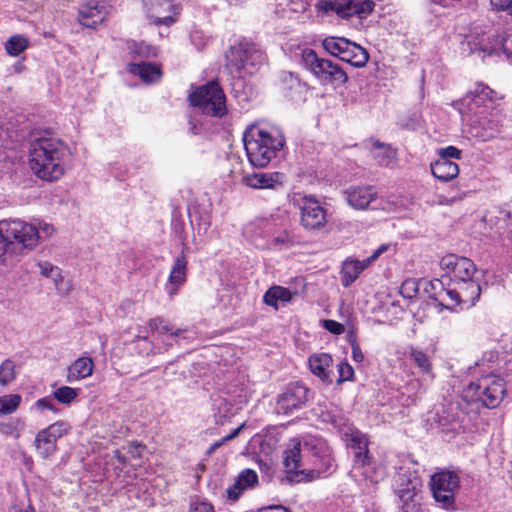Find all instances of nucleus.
I'll use <instances>...</instances> for the list:
<instances>
[{"instance_id":"1","label":"nucleus","mask_w":512,"mask_h":512,"mask_svg":"<svg viewBox=\"0 0 512 512\" xmlns=\"http://www.w3.org/2000/svg\"><path fill=\"white\" fill-rule=\"evenodd\" d=\"M29 165L33 173L44 181H57L66 171L71 156L69 146L49 130L32 135L29 143Z\"/></svg>"},{"instance_id":"2","label":"nucleus","mask_w":512,"mask_h":512,"mask_svg":"<svg viewBox=\"0 0 512 512\" xmlns=\"http://www.w3.org/2000/svg\"><path fill=\"white\" fill-rule=\"evenodd\" d=\"M305 446L308 467L302 463V450L299 440H290L287 449L284 451L283 464L289 474L290 481H312L326 477L334 471L332 452L325 443L319 442L313 446L308 444Z\"/></svg>"},{"instance_id":"3","label":"nucleus","mask_w":512,"mask_h":512,"mask_svg":"<svg viewBox=\"0 0 512 512\" xmlns=\"http://www.w3.org/2000/svg\"><path fill=\"white\" fill-rule=\"evenodd\" d=\"M243 142L250 164L265 168L283 149L286 139L278 126L257 123L246 129Z\"/></svg>"},{"instance_id":"4","label":"nucleus","mask_w":512,"mask_h":512,"mask_svg":"<svg viewBox=\"0 0 512 512\" xmlns=\"http://www.w3.org/2000/svg\"><path fill=\"white\" fill-rule=\"evenodd\" d=\"M37 226L20 219L0 221V262L7 254L31 250L39 242Z\"/></svg>"},{"instance_id":"5","label":"nucleus","mask_w":512,"mask_h":512,"mask_svg":"<svg viewBox=\"0 0 512 512\" xmlns=\"http://www.w3.org/2000/svg\"><path fill=\"white\" fill-rule=\"evenodd\" d=\"M304 67L322 84L342 85L348 81L347 73L333 61L320 58L313 49L302 51Z\"/></svg>"},{"instance_id":"6","label":"nucleus","mask_w":512,"mask_h":512,"mask_svg":"<svg viewBox=\"0 0 512 512\" xmlns=\"http://www.w3.org/2000/svg\"><path fill=\"white\" fill-rule=\"evenodd\" d=\"M189 100L193 106L199 107L203 114L211 117L222 118L228 112L226 96L216 81H210L197 88L190 94Z\"/></svg>"},{"instance_id":"7","label":"nucleus","mask_w":512,"mask_h":512,"mask_svg":"<svg viewBox=\"0 0 512 512\" xmlns=\"http://www.w3.org/2000/svg\"><path fill=\"white\" fill-rule=\"evenodd\" d=\"M226 59L228 65L237 71L244 69L248 73L258 70L266 62L263 50L255 43L245 40L231 45Z\"/></svg>"},{"instance_id":"8","label":"nucleus","mask_w":512,"mask_h":512,"mask_svg":"<svg viewBox=\"0 0 512 512\" xmlns=\"http://www.w3.org/2000/svg\"><path fill=\"white\" fill-rule=\"evenodd\" d=\"M467 391L474 401H480L487 408L499 406L506 393L504 379L493 375L484 376L477 383H470Z\"/></svg>"},{"instance_id":"9","label":"nucleus","mask_w":512,"mask_h":512,"mask_svg":"<svg viewBox=\"0 0 512 512\" xmlns=\"http://www.w3.org/2000/svg\"><path fill=\"white\" fill-rule=\"evenodd\" d=\"M374 5L372 0H320L316 8L324 14L334 12L345 19L353 16L363 19L373 11Z\"/></svg>"},{"instance_id":"10","label":"nucleus","mask_w":512,"mask_h":512,"mask_svg":"<svg viewBox=\"0 0 512 512\" xmlns=\"http://www.w3.org/2000/svg\"><path fill=\"white\" fill-rule=\"evenodd\" d=\"M310 400V390L300 382L289 383L276 399L275 411L280 415H292L305 408Z\"/></svg>"},{"instance_id":"11","label":"nucleus","mask_w":512,"mask_h":512,"mask_svg":"<svg viewBox=\"0 0 512 512\" xmlns=\"http://www.w3.org/2000/svg\"><path fill=\"white\" fill-rule=\"evenodd\" d=\"M298 206L300 209V225L307 231L320 232L327 230L328 212L321 203L312 196H303Z\"/></svg>"},{"instance_id":"12","label":"nucleus","mask_w":512,"mask_h":512,"mask_svg":"<svg viewBox=\"0 0 512 512\" xmlns=\"http://www.w3.org/2000/svg\"><path fill=\"white\" fill-rule=\"evenodd\" d=\"M459 476L452 471H441L431 477L433 497L441 507L450 509L455 504V492L459 489Z\"/></svg>"},{"instance_id":"13","label":"nucleus","mask_w":512,"mask_h":512,"mask_svg":"<svg viewBox=\"0 0 512 512\" xmlns=\"http://www.w3.org/2000/svg\"><path fill=\"white\" fill-rule=\"evenodd\" d=\"M268 226V222L261 221L258 225H248L245 231L247 234H250L254 244L261 249L282 251L294 246V238L287 230H282L277 235L264 240L262 232L266 231Z\"/></svg>"},{"instance_id":"14","label":"nucleus","mask_w":512,"mask_h":512,"mask_svg":"<svg viewBox=\"0 0 512 512\" xmlns=\"http://www.w3.org/2000/svg\"><path fill=\"white\" fill-rule=\"evenodd\" d=\"M396 493L402 502L403 512H416L418 492L422 481L416 472L406 471L399 473L396 478Z\"/></svg>"},{"instance_id":"15","label":"nucleus","mask_w":512,"mask_h":512,"mask_svg":"<svg viewBox=\"0 0 512 512\" xmlns=\"http://www.w3.org/2000/svg\"><path fill=\"white\" fill-rule=\"evenodd\" d=\"M441 265L451 273L450 279L453 284L472 279L476 272V266L472 260L454 254L443 257Z\"/></svg>"},{"instance_id":"16","label":"nucleus","mask_w":512,"mask_h":512,"mask_svg":"<svg viewBox=\"0 0 512 512\" xmlns=\"http://www.w3.org/2000/svg\"><path fill=\"white\" fill-rule=\"evenodd\" d=\"M347 203L353 209L365 210L378 198L373 186H351L344 191Z\"/></svg>"},{"instance_id":"17","label":"nucleus","mask_w":512,"mask_h":512,"mask_svg":"<svg viewBox=\"0 0 512 512\" xmlns=\"http://www.w3.org/2000/svg\"><path fill=\"white\" fill-rule=\"evenodd\" d=\"M284 175L279 172H255L243 176L242 183L252 189H273L282 187Z\"/></svg>"},{"instance_id":"18","label":"nucleus","mask_w":512,"mask_h":512,"mask_svg":"<svg viewBox=\"0 0 512 512\" xmlns=\"http://www.w3.org/2000/svg\"><path fill=\"white\" fill-rule=\"evenodd\" d=\"M107 15L104 3L97 0H89L82 5L78 12V22L87 28H96L101 24Z\"/></svg>"},{"instance_id":"19","label":"nucleus","mask_w":512,"mask_h":512,"mask_svg":"<svg viewBox=\"0 0 512 512\" xmlns=\"http://www.w3.org/2000/svg\"><path fill=\"white\" fill-rule=\"evenodd\" d=\"M189 250L186 243L182 242V250L181 254L175 258L173 267L171 269L168 282L169 286H167V293L170 297H173L180 286H182L186 282V272H187V258L186 252Z\"/></svg>"},{"instance_id":"20","label":"nucleus","mask_w":512,"mask_h":512,"mask_svg":"<svg viewBox=\"0 0 512 512\" xmlns=\"http://www.w3.org/2000/svg\"><path fill=\"white\" fill-rule=\"evenodd\" d=\"M350 448L354 453V467L350 472L353 476V472L360 468H365L371 464V456L368 450V440L365 435L359 431H355L351 434Z\"/></svg>"},{"instance_id":"21","label":"nucleus","mask_w":512,"mask_h":512,"mask_svg":"<svg viewBox=\"0 0 512 512\" xmlns=\"http://www.w3.org/2000/svg\"><path fill=\"white\" fill-rule=\"evenodd\" d=\"M308 364L310 371L318 377L323 383L331 384L333 379L332 374V356L328 353H316L309 357Z\"/></svg>"},{"instance_id":"22","label":"nucleus","mask_w":512,"mask_h":512,"mask_svg":"<svg viewBox=\"0 0 512 512\" xmlns=\"http://www.w3.org/2000/svg\"><path fill=\"white\" fill-rule=\"evenodd\" d=\"M176 14V8L170 0H155L151 4L148 16L155 25L170 26L175 22Z\"/></svg>"},{"instance_id":"23","label":"nucleus","mask_w":512,"mask_h":512,"mask_svg":"<svg viewBox=\"0 0 512 512\" xmlns=\"http://www.w3.org/2000/svg\"><path fill=\"white\" fill-rule=\"evenodd\" d=\"M481 49L487 55L504 54L508 60H512V33L489 36L488 43Z\"/></svg>"},{"instance_id":"24","label":"nucleus","mask_w":512,"mask_h":512,"mask_svg":"<svg viewBox=\"0 0 512 512\" xmlns=\"http://www.w3.org/2000/svg\"><path fill=\"white\" fill-rule=\"evenodd\" d=\"M491 90L488 87L478 86L475 91L467 93L462 99V106H464L468 113L474 114L476 117L480 115L478 109L485 108L486 103L491 102L489 94Z\"/></svg>"},{"instance_id":"25","label":"nucleus","mask_w":512,"mask_h":512,"mask_svg":"<svg viewBox=\"0 0 512 512\" xmlns=\"http://www.w3.org/2000/svg\"><path fill=\"white\" fill-rule=\"evenodd\" d=\"M347 46L348 47H344L339 59L354 67L360 68L365 66L369 59L368 52L363 47L350 40L348 41Z\"/></svg>"},{"instance_id":"26","label":"nucleus","mask_w":512,"mask_h":512,"mask_svg":"<svg viewBox=\"0 0 512 512\" xmlns=\"http://www.w3.org/2000/svg\"><path fill=\"white\" fill-rule=\"evenodd\" d=\"M93 368L94 363L90 357H80L68 367L66 380L72 383L87 378L92 375Z\"/></svg>"},{"instance_id":"27","label":"nucleus","mask_w":512,"mask_h":512,"mask_svg":"<svg viewBox=\"0 0 512 512\" xmlns=\"http://www.w3.org/2000/svg\"><path fill=\"white\" fill-rule=\"evenodd\" d=\"M294 295H296V292L292 293L291 290L286 287L274 285L264 293L263 302L266 305L273 307L275 310H278L279 302L282 304L289 303Z\"/></svg>"},{"instance_id":"28","label":"nucleus","mask_w":512,"mask_h":512,"mask_svg":"<svg viewBox=\"0 0 512 512\" xmlns=\"http://www.w3.org/2000/svg\"><path fill=\"white\" fill-rule=\"evenodd\" d=\"M433 176L440 181L448 182L459 174V167L453 161L437 159L430 165Z\"/></svg>"},{"instance_id":"29","label":"nucleus","mask_w":512,"mask_h":512,"mask_svg":"<svg viewBox=\"0 0 512 512\" xmlns=\"http://www.w3.org/2000/svg\"><path fill=\"white\" fill-rule=\"evenodd\" d=\"M129 72L138 75L144 82L152 83L160 79V68L150 62L142 61L140 63H131Z\"/></svg>"},{"instance_id":"30","label":"nucleus","mask_w":512,"mask_h":512,"mask_svg":"<svg viewBox=\"0 0 512 512\" xmlns=\"http://www.w3.org/2000/svg\"><path fill=\"white\" fill-rule=\"evenodd\" d=\"M459 289L462 298V304L473 306L479 300L481 295V286L473 278L470 280L454 283Z\"/></svg>"},{"instance_id":"31","label":"nucleus","mask_w":512,"mask_h":512,"mask_svg":"<svg viewBox=\"0 0 512 512\" xmlns=\"http://www.w3.org/2000/svg\"><path fill=\"white\" fill-rule=\"evenodd\" d=\"M365 270V265L358 260H346L341 269V282L344 287L350 286Z\"/></svg>"},{"instance_id":"32","label":"nucleus","mask_w":512,"mask_h":512,"mask_svg":"<svg viewBox=\"0 0 512 512\" xmlns=\"http://www.w3.org/2000/svg\"><path fill=\"white\" fill-rule=\"evenodd\" d=\"M57 440H55L44 429L38 432L35 438V447L42 458H48L57 448Z\"/></svg>"},{"instance_id":"33","label":"nucleus","mask_w":512,"mask_h":512,"mask_svg":"<svg viewBox=\"0 0 512 512\" xmlns=\"http://www.w3.org/2000/svg\"><path fill=\"white\" fill-rule=\"evenodd\" d=\"M475 122L484 130L481 135L484 139L493 138L497 133L500 132V123L498 119L488 118L485 115V110L480 112V115L476 117Z\"/></svg>"},{"instance_id":"34","label":"nucleus","mask_w":512,"mask_h":512,"mask_svg":"<svg viewBox=\"0 0 512 512\" xmlns=\"http://www.w3.org/2000/svg\"><path fill=\"white\" fill-rule=\"evenodd\" d=\"M348 41L349 40L344 37L329 36L322 41V46L327 53L339 58L344 47H348Z\"/></svg>"},{"instance_id":"35","label":"nucleus","mask_w":512,"mask_h":512,"mask_svg":"<svg viewBox=\"0 0 512 512\" xmlns=\"http://www.w3.org/2000/svg\"><path fill=\"white\" fill-rule=\"evenodd\" d=\"M29 40L21 34L11 36L5 43V50L11 56H18L28 48Z\"/></svg>"},{"instance_id":"36","label":"nucleus","mask_w":512,"mask_h":512,"mask_svg":"<svg viewBox=\"0 0 512 512\" xmlns=\"http://www.w3.org/2000/svg\"><path fill=\"white\" fill-rule=\"evenodd\" d=\"M410 358L422 373L432 375V364L429 355L418 348H411Z\"/></svg>"},{"instance_id":"37","label":"nucleus","mask_w":512,"mask_h":512,"mask_svg":"<svg viewBox=\"0 0 512 512\" xmlns=\"http://www.w3.org/2000/svg\"><path fill=\"white\" fill-rule=\"evenodd\" d=\"M232 94L238 102H248L252 95L251 87L246 85L242 77L235 78L232 82Z\"/></svg>"},{"instance_id":"38","label":"nucleus","mask_w":512,"mask_h":512,"mask_svg":"<svg viewBox=\"0 0 512 512\" xmlns=\"http://www.w3.org/2000/svg\"><path fill=\"white\" fill-rule=\"evenodd\" d=\"M148 327L152 332L159 335L169 334L170 336H178L181 333L180 329H174L167 321L161 317L149 320Z\"/></svg>"},{"instance_id":"39","label":"nucleus","mask_w":512,"mask_h":512,"mask_svg":"<svg viewBox=\"0 0 512 512\" xmlns=\"http://www.w3.org/2000/svg\"><path fill=\"white\" fill-rule=\"evenodd\" d=\"M462 303V298L459 293V289L457 285H454L453 288H446L442 293L441 298L438 301V304L444 308L450 309L454 306H457Z\"/></svg>"},{"instance_id":"40","label":"nucleus","mask_w":512,"mask_h":512,"mask_svg":"<svg viewBox=\"0 0 512 512\" xmlns=\"http://www.w3.org/2000/svg\"><path fill=\"white\" fill-rule=\"evenodd\" d=\"M128 47L134 58H150L157 55L156 48L145 42L132 41Z\"/></svg>"},{"instance_id":"41","label":"nucleus","mask_w":512,"mask_h":512,"mask_svg":"<svg viewBox=\"0 0 512 512\" xmlns=\"http://www.w3.org/2000/svg\"><path fill=\"white\" fill-rule=\"evenodd\" d=\"M374 147L379 151L374 153V158L382 166H388L392 159L395 158V151L390 147L380 142H375Z\"/></svg>"},{"instance_id":"42","label":"nucleus","mask_w":512,"mask_h":512,"mask_svg":"<svg viewBox=\"0 0 512 512\" xmlns=\"http://www.w3.org/2000/svg\"><path fill=\"white\" fill-rule=\"evenodd\" d=\"M21 403L19 394H10L0 397V414H11L17 410Z\"/></svg>"},{"instance_id":"43","label":"nucleus","mask_w":512,"mask_h":512,"mask_svg":"<svg viewBox=\"0 0 512 512\" xmlns=\"http://www.w3.org/2000/svg\"><path fill=\"white\" fill-rule=\"evenodd\" d=\"M79 389L62 386L53 392V397L62 404L72 403L78 396Z\"/></svg>"},{"instance_id":"44","label":"nucleus","mask_w":512,"mask_h":512,"mask_svg":"<svg viewBox=\"0 0 512 512\" xmlns=\"http://www.w3.org/2000/svg\"><path fill=\"white\" fill-rule=\"evenodd\" d=\"M15 364L12 360L6 359L0 365V385L7 386L15 379Z\"/></svg>"},{"instance_id":"45","label":"nucleus","mask_w":512,"mask_h":512,"mask_svg":"<svg viewBox=\"0 0 512 512\" xmlns=\"http://www.w3.org/2000/svg\"><path fill=\"white\" fill-rule=\"evenodd\" d=\"M445 285L440 279H433L429 282H425L424 290L429 295V298L438 303L439 299L444 292Z\"/></svg>"},{"instance_id":"46","label":"nucleus","mask_w":512,"mask_h":512,"mask_svg":"<svg viewBox=\"0 0 512 512\" xmlns=\"http://www.w3.org/2000/svg\"><path fill=\"white\" fill-rule=\"evenodd\" d=\"M237 485H240L244 490L252 488L258 483V475L254 470L245 469L240 472L237 477Z\"/></svg>"},{"instance_id":"47","label":"nucleus","mask_w":512,"mask_h":512,"mask_svg":"<svg viewBox=\"0 0 512 512\" xmlns=\"http://www.w3.org/2000/svg\"><path fill=\"white\" fill-rule=\"evenodd\" d=\"M70 426L65 421H57L47 428H44L48 434H50L55 440L61 438L64 434H66L69 430Z\"/></svg>"},{"instance_id":"48","label":"nucleus","mask_w":512,"mask_h":512,"mask_svg":"<svg viewBox=\"0 0 512 512\" xmlns=\"http://www.w3.org/2000/svg\"><path fill=\"white\" fill-rule=\"evenodd\" d=\"M243 427H244V424L240 425L239 427L232 430L227 436H225V437L221 438L220 440L211 444L210 447L207 449L206 454L208 456L212 455L218 448H220L226 442L236 438L239 435V433Z\"/></svg>"},{"instance_id":"49","label":"nucleus","mask_w":512,"mask_h":512,"mask_svg":"<svg viewBox=\"0 0 512 512\" xmlns=\"http://www.w3.org/2000/svg\"><path fill=\"white\" fill-rule=\"evenodd\" d=\"M339 377L337 379V383H343L345 381H350L354 377V370L350 364L347 362H340L337 365Z\"/></svg>"},{"instance_id":"50","label":"nucleus","mask_w":512,"mask_h":512,"mask_svg":"<svg viewBox=\"0 0 512 512\" xmlns=\"http://www.w3.org/2000/svg\"><path fill=\"white\" fill-rule=\"evenodd\" d=\"M419 291V284L414 279H408L402 283L401 294L405 298H413Z\"/></svg>"},{"instance_id":"51","label":"nucleus","mask_w":512,"mask_h":512,"mask_svg":"<svg viewBox=\"0 0 512 512\" xmlns=\"http://www.w3.org/2000/svg\"><path fill=\"white\" fill-rule=\"evenodd\" d=\"M438 159H445L451 161V159H460L462 151L455 146H448L438 150Z\"/></svg>"},{"instance_id":"52","label":"nucleus","mask_w":512,"mask_h":512,"mask_svg":"<svg viewBox=\"0 0 512 512\" xmlns=\"http://www.w3.org/2000/svg\"><path fill=\"white\" fill-rule=\"evenodd\" d=\"M22 423L19 419L10 420L7 423L0 424V432L6 435H12L14 432L18 430V427L21 426Z\"/></svg>"},{"instance_id":"53","label":"nucleus","mask_w":512,"mask_h":512,"mask_svg":"<svg viewBox=\"0 0 512 512\" xmlns=\"http://www.w3.org/2000/svg\"><path fill=\"white\" fill-rule=\"evenodd\" d=\"M40 272L45 277H52L59 276V269L49 262H43L39 264Z\"/></svg>"},{"instance_id":"54","label":"nucleus","mask_w":512,"mask_h":512,"mask_svg":"<svg viewBox=\"0 0 512 512\" xmlns=\"http://www.w3.org/2000/svg\"><path fill=\"white\" fill-rule=\"evenodd\" d=\"M324 327L329 332L335 335L342 334L345 331L344 325L335 321V320H325L324 321Z\"/></svg>"},{"instance_id":"55","label":"nucleus","mask_w":512,"mask_h":512,"mask_svg":"<svg viewBox=\"0 0 512 512\" xmlns=\"http://www.w3.org/2000/svg\"><path fill=\"white\" fill-rule=\"evenodd\" d=\"M242 491H244V488H242L240 485H237L236 480L232 486L227 488V497L231 500H237Z\"/></svg>"},{"instance_id":"56","label":"nucleus","mask_w":512,"mask_h":512,"mask_svg":"<svg viewBox=\"0 0 512 512\" xmlns=\"http://www.w3.org/2000/svg\"><path fill=\"white\" fill-rule=\"evenodd\" d=\"M351 348L353 360L358 363L362 362L364 360V354L355 340L351 342Z\"/></svg>"},{"instance_id":"57","label":"nucleus","mask_w":512,"mask_h":512,"mask_svg":"<svg viewBox=\"0 0 512 512\" xmlns=\"http://www.w3.org/2000/svg\"><path fill=\"white\" fill-rule=\"evenodd\" d=\"M38 234H39V240L43 238H47L54 232V228L52 225L44 223L37 226Z\"/></svg>"},{"instance_id":"58","label":"nucleus","mask_w":512,"mask_h":512,"mask_svg":"<svg viewBox=\"0 0 512 512\" xmlns=\"http://www.w3.org/2000/svg\"><path fill=\"white\" fill-rule=\"evenodd\" d=\"M190 512H214V509L211 504L206 502L195 503Z\"/></svg>"},{"instance_id":"59","label":"nucleus","mask_w":512,"mask_h":512,"mask_svg":"<svg viewBox=\"0 0 512 512\" xmlns=\"http://www.w3.org/2000/svg\"><path fill=\"white\" fill-rule=\"evenodd\" d=\"M427 421L433 424H437L439 427L442 428V430H445L446 427V419L443 417H440L438 414H430V416L427 418Z\"/></svg>"},{"instance_id":"60","label":"nucleus","mask_w":512,"mask_h":512,"mask_svg":"<svg viewBox=\"0 0 512 512\" xmlns=\"http://www.w3.org/2000/svg\"><path fill=\"white\" fill-rule=\"evenodd\" d=\"M53 404V400L50 397H44L41 399H38L35 403L36 407L39 409H47L51 408V405Z\"/></svg>"},{"instance_id":"61","label":"nucleus","mask_w":512,"mask_h":512,"mask_svg":"<svg viewBox=\"0 0 512 512\" xmlns=\"http://www.w3.org/2000/svg\"><path fill=\"white\" fill-rule=\"evenodd\" d=\"M263 512H289L287 508L278 505V506H271L263 509Z\"/></svg>"},{"instance_id":"62","label":"nucleus","mask_w":512,"mask_h":512,"mask_svg":"<svg viewBox=\"0 0 512 512\" xmlns=\"http://www.w3.org/2000/svg\"><path fill=\"white\" fill-rule=\"evenodd\" d=\"M379 257V252H374L370 257L365 259L364 261H361L363 265H365V269L368 267V265L374 261L376 258Z\"/></svg>"},{"instance_id":"63","label":"nucleus","mask_w":512,"mask_h":512,"mask_svg":"<svg viewBox=\"0 0 512 512\" xmlns=\"http://www.w3.org/2000/svg\"><path fill=\"white\" fill-rule=\"evenodd\" d=\"M114 457H115V458L117 459V461H118L119 463H121V464H126V462H127L126 457H125L124 455H122V454L120 453V451H118V450H116V451L114 452Z\"/></svg>"},{"instance_id":"64","label":"nucleus","mask_w":512,"mask_h":512,"mask_svg":"<svg viewBox=\"0 0 512 512\" xmlns=\"http://www.w3.org/2000/svg\"><path fill=\"white\" fill-rule=\"evenodd\" d=\"M49 410L53 411L54 413L58 412V409L55 407L54 403L51 405V408Z\"/></svg>"}]
</instances>
